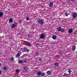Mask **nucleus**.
<instances>
[{"label":"nucleus","mask_w":77,"mask_h":77,"mask_svg":"<svg viewBox=\"0 0 77 77\" xmlns=\"http://www.w3.org/2000/svg\"><path fill=\"white\" fill-rule=\"evenodd\" d=\"M38 23H39V24L41 25L43 24L44 23V21H43V20H42L41 19H39L38 20Z\"/></svg>","instance_id":"obj_1"},{"label":"nucleus","mask_w":77,"mask_h":77,"mask_svg":"<svg viewBox=\"0 0 77 77\" xmlns=\"http://www.w3.org/2000/svg\"><path fill=\"white\" fill-rule=\"evenodd\" d=\"M77 17V13H73L72 14V18H76Z\"/></svg>","instance_id":"obj_2"},{"label":"nucleus","mask_w":77,"mask_h":77,"mask_svg":"<svg viewBox=\"0 0 77 77\" xmlns=\"http://www.w3.org/2000/svg\"><path fill=\"white\" fill-rule=\"evenodd\" d=\"M57 30L58 31H60L62 32H63V29H61L60 27H59L57 28Z\"/></svg>","instance_id":"obj_3"},{"label":"nucleus","mask_w":77,"mask_h":77,"mask_svg":"<svg viewBox=\"0 0 77 77\" xmlns=\"http://www.w3.org/2000/svg\"><path fill=\"white\" fill-rule=\"evenodd\" d=\"M21 53H22L21 52H19V53H18L17 54V55H16V58H18V57H19L20 56V55H21Z\"/></svg>","instance_id":"obj_4"},{"label":"nucleus","mask_w":77,"mask_h":77,"mask_svg":"<svg viewBox=\"0 0 77 77\" xmlns=\"http://www.w3.org/2000/svg\"><path fill=\"white\" fill-rule=\"evenodd\" d=\"M17 27V25L15 24H12V26H11V29H13V28H15Z\"/></svg>","instance_id":"obj_5"},{"label":"nucleus","mask_w":77,"mask_h":77,"mask_svg":"<svg viewBox=\"0 0 77 77\" xmlns=\"http://www.w3.org/2000/svg\"><path fill=\"white\" fill-rule=\"evenodd\" d=\"M45 37L44 34H42L40 36V38L41 39H44Z\"/></svg>","instance_id":"obj_6"},{"label":"nucleus","mask_w":77,"mask_h":77,"mask_svg":"<svg viewBox=\"0 0 77 77\" xmlns=\"http://www.w3.org/2000/svg\"><path fill=\"white\" fill-rule=\"evenodd\" d=\"M72 32H73V29H69V33H71Z\"/></svg>","instance_id":"obj_7"},{"label":"nucleus","mask_w":77,"mask_h":77,"mask_svg":"<svg viewBox=\"0 0 77 77\" xmlns=\"http://www.w3.org/2000/svg\"><path fill=\"white\" fill-rule=\"evenodd\" d=\"M25 42L26 44H27V45H28L29 46L30 45V43L29 42H28L25 41Z\"/></svg>","instance_id":"obj_8"},{"label":"nucleus","mask_w":77,"mask_h":77,"mask_svg":"<svg viewBox=\"0 0 77 77\" xmlns=\"http://www.w3.org/2000/svg\"><path fill=\"white\" fill-rule=\"evenodd\" d=\"M52 38L54 39H56L57 38V36L56 35H54L52 36Z\"/></svg>","instance_id":"obj_9"},{"label":"nucleus","mask_w":77,"mask_h":77,"mask_svg":"<svg viewBox=\"0 0 77 77\" xmlns=\"http://www.w3.org/2000/svg\"><path fill=\"white\" fill-rule=\"evenodd\" d=\"M47 74H48V75H50V74H51V71H48L47 72Z\"/></svg>","instance_id":"obj_10"},{"label":"nucleus","mask_w":77,"mask_h":77,"mask_svg":"<svg viewBox=\"0 0 77 77\" xmlns=\"http://www.w3.org/2000/svg\"><path fill=\"white\" fill-rule=\"evenodd\" d=\"M28 50V49H27V48L24 47V52H26V51H27Z\"/></svg>","instance_id":"obj_11"},{"label":"nucleus","mask_w":77,"mask_h":77,"mask_svg":"<svg viewBox=\"0 0 77 77\" xmlns=\"http://www.w3.org/2000/svg\"><path fill=\"white\" fill-rule=\"evenodd\" d=\"M9 22L10 23H12L13 22V19L11 18L9 20Z\"/></svg>","instance_id":"obj_12"},{"label":"nucleus","mask_w":77,"mask_h":77,"mask_svg":"<svg viewBox=\"0 0 77 77\" xmlns=\"http://www.w3.org/2000/svg\"><path fill=\"white\" fill-rule=\"evenodd\" d=\"M4 13L3 12H0V17H2Z\"/></svg>","instance_id":"obj_13"},{"label":"nucleus","mask_w":77,"mask_h":77,"mask_svg":"<svg viewBox=\"0 0 77 77\" xmlns=\"http://www.w3.org/2000/svg\"><path fill=\"white\" fill-rule=\"evenodd\" d=\"M59 63H55L54 65L55 66H59Z\"/></svg>","instance_id":"obj_14"},{"label":"nucleus","mask_w":77,"mask_h":77,"mask_svg":"<svg viewBox=\"0 0 77 77\" xmlns=\"http://www.w3.org/2000/svg\"><path fill=\"white\" fill-rule=\"evenodd\" d=\"M53 6V3H51L49 4V6L50 7H51Z\"/></svg>","instance_id":"obj_15"},{"label":"nucleus","mask_w":77,"mask_h":77,"mask_svg":"<svg viewBox=\"0 0 77 77\" xmlns=\"http://www.w3.org/2000/svg\"><path fill=\"white\" fill-rule=\"evenodd\" d=\"M41 72H38L37 73V75H41Z\"/></svg>","instance_id":"obj_16"},{"label":"nucleus","mask_w":77,"mask_h":77,"mask_svg":"<svg viewBox=\"0 0 77 77\" xmlns=\"http://www.w3.org/2000/svg\"><path fill=\"white\" fill-rule=\"evenodd\" d=\"M18 62L19 63H22L23 62V60H19L18 61Z\"/></svg>","instance_id":"obj_17"},{"label":"nucleus","mask_w":77,"mask_h":77,"mask_svg":"<svg viewBox=\"0 0 77 77\" xmlns=\"http://www.w3.org/2000/svg\"><path fill=\"white\" fill-rule=\"evenodd\" d=\"M45 75V73L43 72H41L40 75H41V76H44Z\"/></svg>","instance_id":"obj_18"},{"label":"nucleus","mask_w":77,"mask_h":77,"mask_svg":"<svg viewBox=\"0 0 77 77\" xmlns=\"http://www.w3.org/2000/svg\"><path fill=\"white\" fill-rule=\"evenodd\" d=\"M3 69L4 70H5V71L6 70H7L8 69V68H7V67L6 66L4 67Z\"/></svg>","instance_id":"obj_19"},{"label":"nucleus","mask_w":77,"mask_h":77,"mask_svg":"<svg viewBox=\"0 0 77 77\" xmlns=\"http://www.w3.org/2000/svg\"><path fill=\"white\" fill-rule=\"evenodd\" d=\"M14 57H11V61H14Z\"/></svg>","instance_id":"obj_20"},{"label":"nucleus","mask_w":77,"mask_h":77,"mask_svg":"<svg viewBox=\"0 0 77 77\" xmlns=\"http://www.w3.org/2000/svg\"><path fill=\"white\" fill-rule=\"evenodd\" d=\"M72 50L74 51L75 50V46H73L72 47Z\"/></svg>","instance_id":"obj_21"},{"label":"nucleus","mask_w":77,"mask_h":77,"mask_svg":"<svg viewBox=\"0 0 77 77\" xmlns=\"http://www.w3.org/2000/svg\"><path fill=\"white\" fill-rule=\"evenodd\" d=\"M68 74H66V73H65L63 75V76H66V77L68 76Z\"/></svg>","instance_id":"obj_22"},{"label":"nucleus","mask_w":77,"mask_h":77,"mask_svg":"<svg viewBox=\"0 0 77 77\" xmlns=\"http://www.w3.org/2000/svg\"><path fill=\"white\" fill-rule=\"evenodd\" d=\"M68 72H69V74H71L70 72H72V71H71V70L70 69H69L68 70Z\"/></svg>","instance_id":"obj_23"},{"label":"nucleus","mask_w":77,"mask_h":77,"mask_svg":"<svg viewBox=\"0 0 77 77\" xmlns=\"http://www.w3.org/2000/svg\"><path fill=\"white\" fill-rule=\"evenodd\" d=\"M39 53H36L35 54V55H36V56H39Z\"/></svg>","instance_id":"obj_24"},{"label":"nucleus","mask_w":77,"mask_h":77,"mask_svg":"<svg viewBox=\"0 0 77 77\" xmlns=\"http://www.w3.org/2000/svg\"><path fill=\"white\" fill-rule=\"evenodd\" d=\"M27 66H25L24 68V69H25V70H26V69H27Z\"/></svg>","instance_id":"obj_25"},{"label":"nucleus","mask_w":77,"mask_h":77,"mask_svg":"<svg viewBox=\"0 0 77 77\" xmlns=\"http://www.w3.org/2000/svg\"><path fill=\"white\" fill-rule=\"evenodd\" d=\"M20 71V70L18 69H17V70H16V72H18Z\"/></svg>","instance_id":"obj_26"},{"label":"nucleus","mask_w":77,"mask_h":77,"mask_svg":"<svg viewBox=\"0 0 77 77\" xmlns=\"http://www.w3.org/2000/svg\"><path fill=\"white\" fill-rule=\"evenodd\" d=\"M29 17H27L26 18V20L27 21H29Z\"/></svg>","instance_id":"obj_27"},{"label":"nucleus","mask_w":77,"mask_h":77,"mask_svg":"<svg viewBox=\"0 0 77 77\" xmlns=\"http://www.w3.org/2000/svg\"><path fill=\"white\" fill-rule=\"evenodd\" d=\"M42 58H40L39 59V61H42Z\"/></svg>","instance_id":"obj_28"},{"label":"nucleus","mask_w":77,"mask_h":77,"mask_svg":"<svg viewBox=\"0 0 77 77\" xmlns=\"http://www.w3.org/2000/svg\"><path fill=\"white\" fill-rule=\"evenodd\" d=\"M58 54L59 56H61V54H62L60 53H58Z\"/></svg>","instance_id":"obj_29"},{"label":"nucleus","mask_w":77,"mask_h":77,"mask_svg":"<svg viewBox=\"0 0 77 77\" xmlns=\"http://www.w3.org/2000/svg\"><path fill=\"white\" fill-rule=\"evenodd\" d=\"M65 15H66V16H68V14H67V13H66L65 14Z\"/></svg>","instance_id":"obj_30"},{"label":"nucleus","mask_w":77,"mask_h":77,"mask_svg":"<svg viewBox=\"0 0 77 77\" xmlns=\"http://www.w3.org/2000/svg\"><path fill=\"white\" fill-rule=\"evenodd\" d=\"M24 62H25V63H26V62H27V60H24Z\"/></svg>","instance_id":"obj_31"},{"label":"nucleus","mask_w":77,"mask_h":77,"mask_svg":"<svg viewBox=\"0 0 77 77\" xmlns=\"http://www.w3.org/2000/svg\"><path fill=\"white\" fill-rule=\"evenodd\" d=\"M29 51H30V49H28V50L27 51V53H29Z\"/></svg>","instance_id":"obj_32"},{"label":"nucleus","mask_w":77,"mask_h":77,"mask_svg":"<svg viewBox=\"0 0 77 77\" xmlns=\"http://www.w3.org/2000/svg\"><path fill=\"white\" fill-rule=\"evenodd\" d=\"M2 71L1 70H0V75L2 74Z\"/></svg>","instance_id":"obj_33"},{"label":"nucleus","mask_w":77,"mask_h":77,"mask_svg":"<svg viewBox=\"0 0 77 77\" xmlns=\"http://www.w3.org/2000/svg\"><path fill=\"white\" fill-rule=\"evenodd\" d=\"M21 21H19V23H21Z\"/></svg>","instance_id":"obj_34"},{"label":"nucleus","mask_w":77,"mask_h":77,"mask_svg":"<svg viewBox=\"0 0 77 77\" xmlns=\"http://www.w3.org/2000/svg\"><path fill=\"white\" fill-rule=\"evenodd\" d=\"M71 2H73V1H74V0H70Z\"/></svg>","instance_id":"obj_35"},{"label":"nucleus","mask_w":77,"mask_h":77,"mask_svg":"<svg viewBox=\"0 0 77 77\" xmlns=\"http://www.w3.org/2000/svg\"><path fill=\"white\" fill-rule=\"evenodd\" d=\"M1 65H2V64H1V63H0V66H1Z\"/></svg>","instance_id":"obj_36"}]
</instances>
